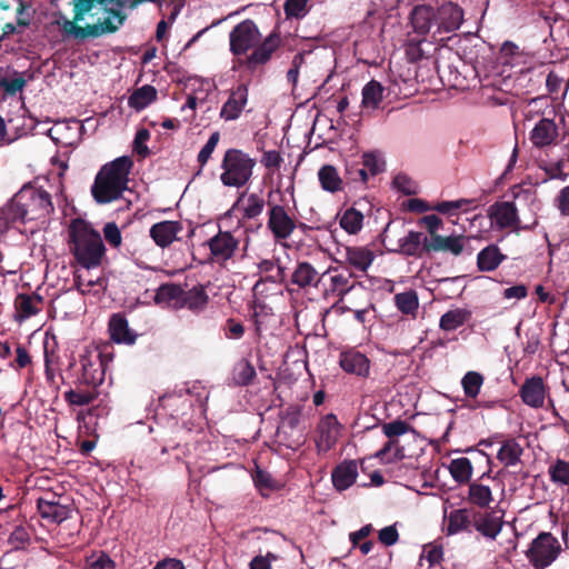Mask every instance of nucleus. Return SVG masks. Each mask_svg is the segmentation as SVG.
<instances>
[{"label": "nucleus", "mask_w": 569, "mask_h": 569, "mask_svg": "<svg viewBox=\"0 0 569 569\" xmlns=\"http://www.w3.org/2000/svg\"><path fill=\"white\" fill-rule=\"evenodd\" d=\"M72 20L60 16L53 21L64 39L84 40L113 32L123 24L126 10L137 9L120 0H72Z\"/></svg>", "instance_id": "obj_1"}, {"label": "nucleus", "mask_w": 569, "mask_h": 569, "mask_svg": "<svg viewBox=\"0 0 569 569\" xmlns=\"http://www.w3.org/2000/svg\"><path fill=\"white\" fill-rule=\"evenodd\" d=\"M53 210L51 196L42 188L23 186L8 202L4 216L11 222L46 219Z\"/></svg>", "instance_id": "obj_2"}, {"label": "nucleus", "mask_w": 569, "mask_h": 569, "mask_svg": "<svg viewBox=\"0 0 569 569\" xmlns=\"http://www.w3.org/2000/svg\"><path fill=\"white\" fill-rule=\"evenodd\" d=\"M133 161L130 157H119L101 167L91 187L98 203H109L122 197L128 189L129 174Z\"/></svg>", "instance_id": "obj_3"}, {"label": "nucleus", "mask_w": 569, "mask_h": 569, "mask_svg": "<svg viewBox=\"0 0 569 569\" xmlns=\"http://www.w3.org/2000/svg\"><path fill=\"white\" fill-rule=\"evenodd\" d=\"M70 251L76 261L86 269L101 266L106 247L101 234L88 222L77 219L70 226Z\"/></svg>", "instance_id": "obj_4"}, {"label": "nucleus", "mask_w": 569, "mask_h": 569, "mask_svg": "<svg viewBox=\"0 0 569 569\" xmlns=\"http://www.w3.org/2000/svg\"><path fill=\"white\" fill-rule=\"evenodd\" d=\"M254 159L239 149H228L224 152L220 181L226 187H243L252 177Z\"/></svg>", "instance_id": "obj_5"}, {"label": "nucleus", "mask_w": 569, "mask_h": 569, "mask_svg": "<svg viewBox=\"0 0 569 569\" xmlns=\"http://www.w3.org/2000/svg\"><path fill=\"white\" fill-rule=\"evenodd\" d=\"M382 242L389 251L419 256L422 250L427 251L429 239L422 232L406 231L403 226L398 228L389 223L382 233Z\"/></svg>", "instance_id": "obj_6"}, {"label": "nucleus", "mask_w": 569, "mask_h": 569, "mask_svg": "<svg viewBox=\"0 0 569 569\" xmlns=\"http://www.w3.org/2000/svg\"><path fill=\"white\" fill-rule=\"evenodd\" d=\"M562 552L560 541L550 532H540L529 545L526 558L535 569L551 566Z\"/></svg>", "instance_id": "obj_7"}, {"label": "nucleus", "mask_w": 569, "mask_h": 569, "mask_svg": "<svg viewBox=\"0 0 569 569\" xmlns=\"http://www.w3.org/2000/svg\"><path fill=\"white\" fill-rule=\"evenodd\" d=\"M485 477L480 481H473L468 488V500L470 503L479 508H488L491 503L496 502V496H498L497 502L505 497V485L497 478L487 477L489 483L483 482Z\"/></svg>", "instance_id": "obj_8"}, {"label": "nucleus", "mask_w": 569, "mask_h": 569, "mask_svg": "<svg viewBox=\"0 0 569 569\" xmlns=\"http://www.w3.org/2000/svg\"><path fill=\"white\" fill-rule=\"evenodd\" d=\"M267 216V228L276 241L286 240L292 236L297 228V220L284 206L269 202Z\"/></svg>", "instance_id": "obj_9"}, {"label": "nucleus", "mask_w": 569, "mask_h": 569, "mask_svg": "<svg viewBox=\"0 0 569 569\" xmlns=\"http://www.w3.org/2000/svg\"><path fill=\"white\" fill-rule=\"evenodd\" d=\"M81 380L86 385L97 386L103 382L106 373V360L100 350L94 346L84 348L80 356Z\"/></svg>", "instance_id": "obj_10"}, {"label": "nucleus", "mask_w": 569, "mask_h": 569, "mask_svg": "<svg viewBox=\"0 0 569 569\" xmlns=\"http://www.w3.org/2000/svg\"><path fill=\"white\" fill-rule=\"evenodd\" d=\"M260 32L252 20L238 23L230 32V51L236 56L247 53L260 42Z\"/></svg>", "instance_id": "obj_11"}, {"label": "nucleus", "mask_w": 569, "mask_h": 569, "mask_svg": "<svg viewBox=\"0 0 569 569\" xmlns=\"http://www.w3.org/2000/svg\"><path fill=\"white\" fill-rule=\"evenodd\" d=\"M342 426L332 413L323 416L317 425L315 443L318 453L331 450L341 435Z\"/></svg>", "instance_id": "obj_12"}, {"label": "nucleus", "mask_w": 569, "mask_h": 569, "mask_svg": "<svg viewBox=\"0 0 569 569\" xmlns=\"http://www.w3.org/2000/svg\"><path fill=\"white\" fill-rule=\"evenodd\" d=\"M409 430L410 426L401 420H396L383 425V432L388 438H390V440L385 445L382 449L376 452V457L385 463H389L396 459L402 458L403 455L392 438L402 436Z\"/></svg>", "instance_id": "obj_13"}, {"label": "nucleus", "mask_w": 569, "mask_h": 569, "mask_svg": "<svg viewBox=\"0 0 569 569\" xmlns=\"http://www.w3.org/2000/svg\"><path fill=\"white\" fill-rule=\"evenodd\" d=\"M249 88L246 83H240L229 92L227 101L220 109V118L224 121H234L240 118L248 104Z\"/></svg>", "instance_id": "obj_14"}, {"label": "nucleus", "mask_w": 569, "mask_h": 569, "mask_svg": "<svg viewBox=\"0 0 569 569\" xmlns=\"http://www.w3.org/2000/svg\"><path fill=\"white\" fill-rule=\"evenodd\" d=\"M343 259L351 272L366 274L376 259V253L369 246H347L343 248Z\"/></svg>", "instance_id": "obj_15"}, {"label": "nucleus", "mask_w": 569, "mask_h": 569, "mask_svg": "<svg viewBox=\"0 0 569 569\" xmlns=\"http://www.w3.org/2000/svg\"><path fill=\"white\" fill-rule=\"evenodd\" d=\"M352 276V272L329 268L322 274V278H327L328 281L325 289L326 297H338L339 300H342L355 288Z\"/></svg>", "instance_id": "obj_16"}, {"label": "nucleus", "mask_w": 569, "mask_h": 569, "mask_svg": "<svg viewBox=\"0 0 569 569\" xmlns=\"http://www.w3.org/2000/svg\"><path fill=\"white\" fill-rule=\"evenodd\" d=\"M436 12V24L438 26L439 32H452L462 23L463 12L455 3H445L437 9Z\"/></svg>", "instance_id": "obj_17"}, {"label": "nucleus", "mask_w": 569, "mask_h": 569, "mask_svg": "<svg viewBox=\"0 0 569 569\" xmlns=\"http://www.w3.org/2000/svg\"><path fill=\"white\" fill-rule=\"evenodd\" d=\"M558 138V127L553 120L541 118L529 133L530 142L537 148L553 144Z\"/></svg>", "instance_id": "obj_18"}, {"label": "nucleus", "mask_w": 569, "mask_h": 569, "mask_svg": "<svg viewBox=\"0 0 569 569\" xmlns=\"http://www.w3.org/2000/svg\"><path fill=\"white\" fill-rule=\"evenodd\" d=\"M182 229V224L179 221L166 220L154 223L150 228L149 234L158 247L167 248L178 240Z\"/></svg>", "instance_id": "obj_19"}, {"label": "nucleus", "mask_w": 569, "mask_h": 569, "mask_svg": "<svg viewBox=\"0 0 569 569\" xmlns=\"http://www.w3.org/2000/svg\"><path fill=\"white\" fill-rule=\"evenodd\" d=\"M339 365L343 371L350 375L368 377L370 372V360L355 349L342 351L339 356Z\"/></svg>", "instance_id": "obj_20"}, {"label": "nucleus", "mask_w": 569, "mask_h": 569, "mask_svg": "<svg viewBox=\"0 0 569 569\" xmlns=\"http://www.w3.org/2000/svg\"><path fill=\"white\" fill-rule=\"evenodd\" d=\"M211 256L217 261L230 259L238 247V240L228 231H220L209 242Z\"/></svg>", "instance_id": "obj_21"}, {"label": "nucleus", "mask_w": 569, "mask_h": 569, "mask_svg": "<svg viewBox=\"0 0 569 569\" xmlns=\"http://www.w3.org/2000/svg\"><path fill=\"white\" fill-rule=\"evenodd\" d=\"M489 218L491 226L498 229L518 226L517 209L511 202H499L490 207Z\"/></svg>", "instance_id": "obj_22"}, {"label": "nucleus", "mask_w": 569, "mask_h": 569, "mask_svg": "<svg viewBox=\"0 0 569 569\" xmlns=\"http://www.w3.org/2000/svg\"><path fill=\"white\" fill-rule=\"evenodd\" d=\"M520 397L527 406L541 408L546 398V388L542 379L539 377L527 379L520 389Z\"/></svg>", "instance_id": "obj_23"}, {"label": "nucleus", "mask_w": 569, "mask_h": 569, "mask_svg": "<svg viewBox=\"0 0 569 569\" xmlns=\"http://www.w3.org/2000/svg\"><path fill=\"white\" fill-rule=\"evenodd\" d=\"M42 302L43 300L39 295H18L14 300V319L18 322H23L24 320L38 315L41 310Z\"/></svg>", "instance_id": "obj_24"}, {"label": "nucleus", "mask_w": 569, "mask_h": 569, "mask_svg": "<svg viewBox=\"0 0 569 569\" xmlns=\"http://www.w3.org/2000/svg\"><path fill=\"white\" fill-rule=\"evenodd\" d=\"M466 241L467 238L463 236H433V239H429L427 251H441L459 256L465 249Z\"/></svg>", "instance_id": "obj_25"}, {"label": "nucleus", "mask_w": 569, "mask_h": 569, "mask_svg": "<svg viewBox=\"0 0 569 569\" xmlns=\"http://www.w3.org/2000/svg\"><path fill=\"white\" fill-rule=\"evenodd\" d=\"M357 477L358 466L352 460L341 462L331 473L333 487L339 491L350 488L356 482Z\"/></svg>", "instance_id": "obj_26"}, {"label": "nucleus", "mask_w": 569, "mask_h": 569, "mask_svg": "<svg viewBox=\"0 0 569 569\" xmlns=\"http://www.w3.org/2000/svg\"><path fill=\"white\" fill-rule=\"evenodd\" d=\"M280 43V36L274 32L270 33L260 46L253 48L252 53L248 57V63L258 66L268 62Z\"/></svg>", "instance_id": "obj_27"}, {"label": "nucleus", "mask_w": 569, "mask_h": 569, "mask_svg": "<svg viewBox=\"0 0 569 569\" xmlns=\"http://www.w3.org/2000/svg\"><path fill=\"white\" fill-rule=\"evenodd\" d=\"M263 208L264 201L260 196L242 193L232 206L231 211H239L243 218L253 219L262 213Z\"/></svg>", "instance_id": "obj_28"}, {"label": "nucleus", "mask_w": 569, "mask_h": 569, "mask_svg": "<svg viewBox=\"0 0 569 569\" xmlns=\"http://www.w3.org/2000/svg\"><path fill=\"white\" fill-rule=\"evenodd\" d=\"M471 521L466 509H455L445 513L442 530L447 536H455L463 531H469Z\"/></svg>", "instance_id": "obj_29"}, {"label": "nucleus", "mask_w": 569, "mask_h": 569, "mask_svg": "<svg viewBox=\"0 0 569 569\" xmlns=\"http://www.w3.org/2000/svg\"><path fill=\"white\" fill-rule=\"evenodd\" d=\"M502 517L486 512L475 519L473 526L483 537L495 540L502 529Z\"/></svg>", "instance_id": "obj_30"}, {"label": "nucleus", "mask_w": 569, "mask_h": 569, "mask_svg": "<svg viewBox=\"0 0 569 569\" xmlns=\"http://www.w3.org/2000/svg\"><path fill=\"white\" fill-rule=\"evenodd\" d=\"M109 332L112 341L131 345L136 341V335L130 330L127 319L121 315H113L109 321Z\"/></svg>", "instance_id": "obj_31"}, {"label": "nucleus", "mask_w": 569, "mask_h": 569, "mask_svg": "<svg viewBox=\"0 0 569 569\" xmlns=\"http://www.w3.org/2000/svg\"><path fill=\"white\" fill-rule=\"evenodd\" d=\"M182 289L173 283L162 284L158 288L154 302L163 308H181Z\"/></svg>", "instance_id": "obj_32"}, {"label": "nucleus", "mask_w": 569, "mask_h": 569, "mask_svg": "<svg viewBox=\"0 0 569 569\" xmlns=\"http://www.w3.org/2000/svg\"><path fill=\"white\" fill-rule=\"evenodd\" d=\"M318 180L322 190L329 193H336L343 189V180L332 164H325L318 170Z\"/></svg>", "instance_id": "obj_33"}, {"label": "nucleus", "mask_w": 569, "mask_h": 569, "mask_svg": "<svg viewBox=\"0 0 569 569\" xmlns=\"http://www.w3.org/2000/svg\"><path fill=\"white\" fill-rule=\"evenodd\" d=\"M385 87L377 80L369 81L361 91V106L365 110L373 111L383 100Z\"/></svg>", "instance_id": "obj_34"}, {"label": "nucleus", "mask_w": 569, "mask_h": 569, "mask_svg": "<svg viewBox=\"0 0 569 569\" xmlns=\"http://www.w3.org/2000/svg\"><path fill=\"white\" fill-rule=\"evenodd\" d=\"M411 22L418 33L426 34L430 31L433 22L436 23V12L431 7L418 6L411 13Z\"/></svg>", "instance_id": "obj_35"}, {"label": "nucleus", "mask_w": 569, "mask_h": 569, "mask_svg": "<svg viewBox=\"0 0 569 569\" xmlns=\"http://www.w3.org/2000/svg\"><path fill=\"white\" fill-rule=\"evenodd\" d=\"M523 449L521 445L515 439H507L501 442L497 452V459L505 467L516 466L522 456Z\"/></svg>", "instance_id": "obj_36"}, {"label": "nucleus", "mask_w": 569, "mask_h": 569, "mask_svg": "<svg viewBox=\"0 0 569 569\" xmlns=\"http://www.w3.org/2000/svg\"><path fill=\"white\" fill-rule=\"evenodd\" d=\"M321 277L317 270L308 262H301L295 269L291 281L299 288L317 287Z\"/></svg>", "instance_id": "obj_37"}, {"label": "nucleus", "mask_w": 569, "mask_h": 569, "mask_svg": "<svg viewBox=\"0 0 569 569\" xmlns=\"http://www.w3.org/2000/svg\"><path fill=\"white\" fill-rule=\"evenodd\" d=\"M158 96L157 89L150 84H144L136 89L128 98V106L136 111L146 109L156 101Z\"/></svg>", "instance_id": "obj_38"}, {"label": "nucleus", "mask_w": 569, "mask_h": 569, "mask_svg": "<svg viewBox=\"0 0 569 569\" xmlns=\"http://www.w3.org/2000/svg\"><path fill=\"white\" fill-rule=\"evenodd\" d=\"M498 60L503 66H510L511 68L519 67V72H522L526 56L519 50L518 46L512 42H505L500 49Z\"/></svg>", "instance_id": "obj_39"}, {"label": "nucleus", "mask_w": 569, "mask_h": 569, "mask_svg": "<svg viewBox=\"0 0 569 569\" xmlns=\"http://www.w3.org/2000/svg\"><path fill=\"white\" fill-rule=\"evenodd\" d=\"M209 301V297L202 286H197L184 292L182 290L181 307H186L192 311L203 310Z\"/></svg>", "instance_id": "obj_40"}, {"label": "nucleus", "mask_w": 569, "mask_h": 569, "mask_svg": "<svg viewBox=\"0 0 569 569\" xmlns=\"http://www.w3.org/2000/svg\"><path fill=\"white\" fill-rule=\"evenodd\" d=\"M470 318V312L463 308H455L443 313L439 327L443 331H453L463 326Z\"/></svg>", "instance_id": "obj_41"}, {"label": "nucleus", "mask_w": 569, "mask_h": 569, "mask_svg": "<svg viewBox=\"0 0 569 569\" xmlns=\"http://www.w3.org/2000/svg\"><path fill=\"white\" fill-rule=\"evenodd\" d=\"M502 254L495 246H489L478 253L477 263L481 271H492L502 261Z\"/></svg>", "instance_id": "obj_42"}, {"label": "nucleus", "mask_w": 569, "mask_h": 569, "mask_svg": "<svg viewBox=\"0 0 569 569\" xmlns=\"http://www.w3.org/2000/svg\"><path fill=\"white\" fill-rule=\"evenodd\" d=\"M38 510L42 518L53 522H61L68 517V509L53 501L39 500Z\"/></svg>", "instance_id": "obj_43"}, {"label": "nucleus", "mask_w": 569, "mask_h": 569, "mask_svg": "<svg viewBox=\"0 0 569 569\" xmlns=\"http://www.w3.org/2000/svg\"><path fill=\"white\" fill-rule=\"evenodd\" d=\"M449 472L457 482H468L472 476L471 461L465 457L453 459L449 465Z\"/></svg>", "instance_id": "obj_44"}, {"label": "nucleus", "mask_w": 569, "mask_h": 569, "mask_svg": "<svg viewBox=\"0 0 569 569\" xmlns=\"http://www.w3.org/2000/svg\"><path fill=\"white\" fill-rule=\"evenodd\" d=\"M339 224L349 234H356L362 228L363 214L353 208H349L340 216Z\"/></svg>", "instance_id": "obj_45"}, {"label": "nucleus", "mask_w": 569, "mask_h": 569, "mask_svg": "<svg viewBox=\"0 0 569 569\" xmlns=\"http://www.w3.org/2000/svg\"><path fill=\"white\" fill-rule=\"evenodd\" d=\"M476 208L475 201L470 199H459L453 201H441L432 207V210H436L443 214L453 216L458 211L468 212L471 209Z\"/></svg>", "instance_id": "obj_46"}, {"label": "nucleus", "mask_w": 569, "mask_h": 569, "mask_svg": "<svg viewBox=\"0 0 569 569\" xmlns=\"http://www.w3.org/2000/svg\"><path fill=\"white\" fill-rule=\"evenodd\" d=\"M483 377L477 371H468L461 379V386L466 397L475 399L480 393Z\"/></svg>", "instance_id": "obj_47"}, {"label": "nucleus", "mask_w": 569, "mask_h": 569, "mask_svg": "<svg viewBox=\"0 0 569 569\" xmlns=\"http://www.w3.org/2000/svg\"><path fill=\"white\" fill-rule=\"evenodd\" d=\"M395 302L397 308L406 315H413L419 307L418 296L415 291L397 293Z\"/></svg>", "instance_id": "obj_48"}, {"label": "nucleus", "mask_w": 569, "mask_h": 569, "mask_svg": "<svg viewBox=\"0 0 569 569\" xmlns=\"http://www.w3.org/2000/svg\"><path fill=\"white\" fill-rule=\"evenodd\" d=\"M34 10L31 6L24 4L22 2L19 3V8L17 10V26L12 23L6 24L7 32H16L18 29H24L30 26L33 19Z\"/></svg>", "instance_id": "obj_49"}, {"label": "nucleus", "mask_w": 569, "mask_h": 569, "mask_svg": "<svg viewBox=\"0 0 569 569\" xmlns=\"http://www.w3.org/2000/svg\"><path fill=\"white\" fill-rule=\"evenodd\" d=\"M362 164L370 176H376L386 169V161L381 152L369 151L362 154Z\"/></svg>", "instance_id": "obj_50"}, {"label": "nucleus", "mask_w": 569, "mask_h": 569, "mask_svg": "<svg viewBox=\"0 0 569 569\" xmlns=\"http://www.w3.org/2000/svg\"><path fill=\"white\" fill-rule=\"evenodd\" d=\"M27 81L22 73L14 72L11 76L3 77L0 79V87L8 94H16L23 90Z\"/></svg>", "instance_id": "obj_51"}, {"label": "nucleus", "mask_w": 569, "mask_h": 569, "mask_svg": "<svg viewBox=\"0 0 569 569\" xmlns=\"http://www.w3.org/2000/svg\"><path fill=\"white\" fill-rule=\"evenodd\" d=\"M84 569H116V563L107 553L98 552L86 558Z\"/></svg>", "instance_id": "obj_52"}, {"label": "nucleus", "mask_w": 569, "mask_h": 569, "mask_svg": "<svg viewBox=\"0 0 569 569\" xmlns=\"http://www.w3.org/2000/svg\"><path fill=\"white\" fill-rule=\"evenodd\" d=\"M550 478L559 485H569V461L557 460L549 468Z\"/></svg>", "instance_id": "obj_53"}, {"label": "nucleus", "mask_w": 569, "mask_h": 569, "mask_svg": "<svg viewBox=\"0 0 569 569\" xmlns=\"http://www.w3.org/2000/svg\"><path fill=\"white\" fill-rule=\"evenodd\" d=\"M256 377V370L253 366L248 361L240 362L234 370V381L240 386L249 385Z\"/></svg>", "instance_id": "obj_54"}, {"label": "nucleus", "mask_w": 569, "mask_h": 569, "mask_svg": "<svg viewBox=\"0 0 569 569\" xmlns=\"http://www.w3.org/2000/svg\"><path fill=\"white\" fill-rule=\"evenodd\" d=\"M443 551L440 546L427 545L420 555V562L421 565L427 562L428 567H432L441 561Z\"/></svg>", "instance_id": "obj_55"}, {"label": "nucleus", "mask_w": 569, "mask_h": 569, "mask_svg": "<svg viewBox=\"0 0 569 569\" xmlns=\"http://www.w3.org/2000/svg\"><path fill=\"white\" fill-rule=\"evenodd\" d=\"M309 0H286L284 12L288 18H303L308 13Z\"/></svg>", "instance_id": "obj_56"}, {"label": "nucleus", "mask_w": 569, "mask_h": 569, "mask_svg": "<svg viewBox=\"0 0 569 569\" xmlns=\"http://www.w3.org/2000/svg\"><path fill=\"white\" fill-rule=\"evenodd\" d=\"M219 139H220V134L219 132H213L208 141L206 142V144L202 147V149L200 150V152L198 153V162L200 164V167H204L208 162V160L210 159L212 152L214 151L218 142H219Z\"/></svg>", "instance_id": "obj_57"}, {"label": "nucleus", "mask_w": 569, "mask_h": 569, "mask_svg": "<svg viewBox=\"0 0 569 569\" xmlns=\"http://www.w3.org/2000/svg\"><path fill=\"white\" fill-rule=\"evenodd\" d=\"M393 187L403 192L405 194H415L417 193L418 186L416 181H413L410 177L407 174H398L393 179Z\"/></svg>", "instance_id": "obj_58"}, {"label": "nucleus", "mask_w": 569, "mask_h": 569, "mask_svg": "<svg viewBox=\"0 0 569 569\" xmlns=\"http://www.w3.org/2000/svg\"><path fill=\"white\" fill-rule=\"evenodd\" d=\"M64 399L72 406H86L93 401L94 395L92 392L69 390L64 393Z\"/></svg>", "instance_id": "obj_59"}, {"label": "nucleus", "mask_w": 569, "mask_h": 569, "mask_svg": "<svg viewBox=\"0 0 569 569\" xmlns=\"http://www.w3.org/2000/svg\"><path fill=\"white\" fill-rule=\"evenodd\" d=\"M149 139L150 132L147 129H140L137 131L133 140V150L143 158L149 154V148L147 146Z\"/></svg>", "instance_id": "obj_60"}, {"label": "nucleus", "mask_w": 569, "mask_h": 569, "mask_svg": "<svg viewBox=\"0 0 569 569\" xmlns=\"http://www.w3.org/2000/svg\"><path fill=\"white\" fill-rule=\"evenodd\" d=\"M418 224L425 227L430 233V239H433V236H439L437 232L442 227V220L436 214H428L420 218Z\"/></svg>", "instance_id": "obj_61"}, {"label": "nucleus", "mask_w": 569, "mask_h": 569, "mask_svg": "<svg viewBox=\"0 0 569 569\" xmlns=\"http://www.w3.org/2000/svg\"><path fill=\"white\" fill-rule=\"evenodd\" d=\"M103 234L108 243L114 248L122 242L121 231L114 222H108L103 228Z\"/></svg>", "instance_id": "obj_62"}, {"label": "nucleus", "mask_w": 569, "mask_h": 569, "mask_svg": "<svg viewBox=\"0 0 569 569\" xmlns=\"http://www.w3.org/2000/svg\"><path fill=\"white\" fill-rule=\"evenodd\" d=\"M561 216L569 217V186L563 187L553 200Z\"/></svg>", "instance_id": "obj_63"}, {"label": "nucleus", "mask_w": 569, "mask_h": 569, "mask_svg": "<svg viewBox=\"0 0 569 569\" xmlns=\"http://www.w3.org/2000/svg\"><path fill=\"white\" fill-rule=\"evenodd\" d=\"M399 539V533L396 525L382 528L379 531V540L382 545L389 547L393 546Z\"/></svg>", "instance_id": "obj_64"}]
</instances>
